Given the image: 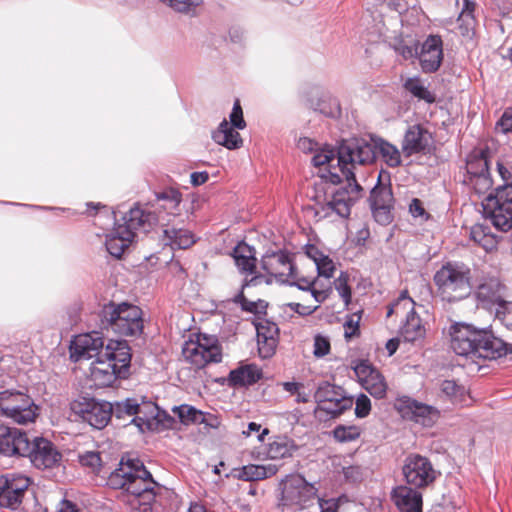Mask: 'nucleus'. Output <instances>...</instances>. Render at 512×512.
I'll return each mask as SVG.
<instances>
[{
  "label": "nucleus",
  "instance_id": "obj_1",
  "mask_svg": "<svg viewBox=\"0 0 512 512\" xmlns=\"http://www.w3.org/2000/svg\"><path fill=\"white\" fill-rule=\"evenodd\" d=\"M107 485L121 490L123 498L134 499L143 512H174L177 508V494L157 483L138 458L122 457L108 476Z\"/></svg>",
  "mask_w": 512,
  "mask_h": 512
},
{
  "label": "nucleus",
  "instance_id": "obj_2",
  "mask_svg": "<svg viewBox=\"0 0 512 512\" xmlns=\"http://www.w3.org/2000/svg\"><path fill=\"white\" fill-rule=\"evenodd\" d=\"M450 347L455 354L470 358L493 360L512 353V345L494 336L492 331L478 329L473 325L458 322L451 325Z\"/></svg>",
  "mask_w": 512,
  "mask_h": 512
},
{
  "label": "nucleus",
  "instance_id": "obj_3",
  "mask_svg": "<svg viewBox=\"0 0 512 512\" xmlns=\"http://www.w3.org/2000/svg\"><path fill=\"white\" fill-rule=\"evenodd\" d=\"M377 156L391 168L400 166L402 162L399 149L381 137L371 136L370 141L358 138L342 140L338 146V163L346 164L353 171L356 165L373 163Z\"/></svg>",
  "mask_w": 512,
  "mask_h": 512
},
{
  "label": "nucleus",
  "instance_id": "obj_4",
  "mask_svg": "<svg viewBox=\"0 0 512 512\" xmlns=\"http://www.w3.org/2000/svg\"><path fill=\"white\" fill-rule=\"evenodd\" d=\"M131 363L130 347L126 341L109 340L103 355L92 362L90 377L98 388L112 386L117 379L129 375Z\"/></svg>",
  "mask_w": 512,
  "mask_h": 512
},
{
  "label": "nucleus",
  "instance_id": "obj_5",
  "mask_svg": "<svg viewBox=\"0 0 512 512\" xmlns=\"http://www.w3.org/2000/svg\"><path fill=\"white\" fill-rule=\"evenodd\" d=\"M433 282L439 297L448 303H457L472 294L471 268L461 261H448L434 274Z\"/></svg>",
  "mask_w": 512,
  "mask_h": 512
},
{
  "label": "nucleus",
  "instance_id": "obj_6",
  "mask_svg": "<svg viewBox=\"0 0 512 512\" xmlns=\"http://www.w3.org/2000/svg\"><path fill=\"white\" fill-rule=\"evenodd\" d=\"M100 327L120 336H139L144 328L143 312L133 304L110 302L99 312Z\"/></svg>",
  "mask_w": 512,
  "mask_h": 512
},
{
  "label": "nucleus",
  "instance_id": "obj_7",
  "mask_svg": "<svg viewBox=\"0 0 512 512\" xmlns=\"http://www.w3.org/2000/svg\"><path fill=\"white\" fill-rule=\"evenodd\" d=\"M339 165L347 185L335 190L330 196H326L323 202L316 204L315 215L319 218H348L351 206L362 197L363 188L357 182L355 172L346 164Z\"/></svg>",
  "mask_w": 512,
  "mask_h": 512
},
{
  "label": "nucleus",
  "instance_id": "obj_8",
  "mask_svg": "<svg viewBox=\"0 0 512 512\" xmlns=\"http://www.w3.org/2000/svg\"><path fill=\"white\" fill-rule=\"evenodd\" d=\"M281 498L278 507L282 511H301L314 504L318 489L300 474L286 476L280 483Z\"/></svg>",
  "mask_w": 512,
  "mask_h": 512
},
{
  "label": "nucleus",
  "instance_id": "obj_9",
  "mask_svg": "<svg viewBox=\"0 0 512 512\" xmlns=\"http://www.w3.org/2000/svg\"><path fill=\"white\" fill-rule=\"evenodd\" d=\"M39 408L33 399L20 391L5 390L0 392V415L13 422L25 425L34 422Z\"/></svg>",
  "mask_w": 512,
  "mask_h": 512
},
{
  "label": "nucleus",
  "instance_id": "obj_10",
  "mask_svg": "<svg viewBox=\"0 0 512 512\" xmlns=\"http://www.w3.org/2000/svg\"><path fill=\"white\" fill-rule=\"evenodd\" d=\"M182 354L184 358L196 368H203L210 363H219L222 360V350L215 337L198 334L196 340L185 342Z\"/></svg>",
  "mask_w": 512,
  "mask_h": 512
},
{
  "label": "nucleus",
  "instance_id": "obj_11",
  "mask_svg": "<svg viewBox=\"0 0 512 512\" xmlns=\"http://www.w3.org/2000/svg\"><path fill=\"white\" fill-rule=\"evenodd\" d=\"M483 206L496 229L502 232L512 229V188L497 187L495 193L487 195Z\"/></svg>",
  "mask_w": 512,
  "mask_h": 512
},
{
  "label": "nucleus",
  "instance_id": "obj_12",
  "mask_svg": "<svg viewBox=\"0 0 512 512\" xmlns=\"http://www.w3.org/2000/svg\"><path fill=\"white\" fill-rule=\"evenodd\" d=\"M72 412L95 429L105 428L113 416L112 403L79 397L71 403Z\"/></svg>",
  "mask_w": 512,
  "mask_h": 512
},
{
  "label": "nucleus",
  "instance_id": "obj_13",
  "mask_svg": "<svg viewBox=\"0 0 512 512\" xmlns=\"http://www.w3.org/2000/svg\"><path fill=\"white\" fill-rule=\"evenodd\" d=\"M402 473L408 486L416 490L430 486L438 475L431 461L416 453L405 458Z\"/></svg>",
  "mask_w": 512,
  "mask_h": 512
},
{
  "label": "nucleus",
  "instance_id": "obj_14",
  "mask_svg": "<svg viewBox=\"0 0 512 512\" xmlns=\"http://www.w3.org/2000/svg\"><path fill=\"white\" fill-rule=\"evenodd\" d=\"M314 398L316 402L321 404V410L332 417L341 415L353 405V398L347 396L342 387L327 381L319 384Z\"/></svg>",
  "mask_w": 512,
  "mask_h": 512
},
{
  "label": "nucleus",
  "instance_id": "obj_15",
  "mask_svg": "<svg viewBox=\"0 0 512 512\" xmlns=\"http://www.w3.org/2000/svg\"><path fill=\"white\" fill-rule=\"evenodd\" d=\"M113 415L116 418L125 416H134L132 422L143 430V427H149L150 421L159 414L158 406L153 402H144L140 404L135 398H127L123 401H117L112 404Z\"/></svg>",
  "mask_w": 512,
  "mask_h": 512
},
{
  "label": "nucleus",
  "instance_id": "obj_16",
  "mask_svg": "<svg viewBox=\"0 0 512 512\" xmlns=\"http://www.w3.org/2000/svg\"><path fill=\"white\" fill-rule=\"evenodd\" d=\"M31 484L28 477L21 474H7L0 477V507L18 510Z\"/></svg>",
  "mask_w": 512,
  "mask_h": 512
},
{
  "label": "nucleus",
  "instance_id": "obj_17",
  "mask_svg": "<svg viewBox=\"0 0 512 512\" xmlns=\"http://www.w3.org/2000/svg\"><path fill=\"white\" fill-rule=\"evenodd\" d=\"M26 457H29L32 465L39 470L53 469L59 466L62 460V454L56 446L43 437H35L30 441Z\"/></svg>",
  "mask_w": 512,
  "mask_h": 512
},
{
  "label": "nucleus",
  "instance_id": "obj_18",
  "mask_svg": "<svg viewBox=\"0 0 512 512\" xmlns=\"http://www.w3.org/2000/svg\"><path fill=\"white\" fill-rule=\"evenodd\" d=\"M30 439L25 431L0 425V454L5 457H26Z\"/></svg>",
  "mask_w": 512,
  "mask_h": 512
},
{
  "label": "nucleus",
  "instance_id": "obj_19",
  "mask_svg": "<svg viewBox=\"0 0 512 512\" xmlns=\"http://www.w3.org/2000/svg\"><path fill=\"white\" fill-rule=\"evenodd\" d=\"M396 408L402 417L425 427H431L439 416L437 409L433 406L418 402L407 396L397 400Z\"/></svg>",
  "mask_w": 512,
  "mask_h": 512
},
{
  "label": "nucleus",
  "instance_id": "obj_20",
  "mask_svg": "<svg viewBox=\"0 0 512 512\" xmlns=\"http://www.w3.org/2000/svg\"><path fill=\"white\" fill-rule=\"evenodd\" d=\"M381 178L382 172L379 173L378 182L371 190L369 201L375 220L381 224H388L392 220L394 197L390 186L381 184Z\"/></svg>",
  "mask_w": 512,
  "mask_h": 512
},
{
  "label": "nucleus",
  "instance_id": "obj_21",
  "mask_svg": "<svg viewBox=\"0 0 512 512\" xmlns=\"http://www.w3.org/2000/svg\"><path fill=\"white\" fill-rule=\"evenodd\" d=\"M105 351L104 339L100 332L92 331L75 336L71 342V358L75 361L81 359H99Z\"/></svg>",
  "mask_w": 512,
  "mask_h": 512
},
{
  "label": "nucleus",
  "instance_id": "obj_22",
  "mask_svg": "<svg viewBox=\"0 0 512 512\" xmlns=\"http://www.w3.org/2000/svg\"><path fill=\"white\" fill-rule=\"evenodd\" d=\"M505 286L497 277H484L475 287L473 295L477 302L487 309L500 308L507 301L504 299Z\"/></svg>",
  "mask_w": 512,
  "mask_h": 512
},
{
  "label": "nucleus",
  "instance_id": "obj_23",
  "mask_svg": "<svg viewBox=\"0 0 512 512\" xmlns=\"http://www.w3.org/2000/svg\"><path fill=\"white\" fill-rule=\"evenodd\" d=\"M417 58L424 73L438 71L443 61V41L439 35H429L422 43Z\"/></svg>",
  "mask_w": 512,
  "mask_h": 512
},
{
  "label": "nucleus",
  "instance_id": "obj_24",
  "mask_svg": "<svg viewBox=\"0 0 512 512\" xmlns=\"http://www.w3.org/2000/svg\"><path fill=\"white\" fill-rule=\"evenodd\" d=\"M433 144L432 134L422 125L408 127L402 141V151L406 156L429 152Z\"/></svg>",
  "mask_w": 512,
  "mask_h": 512
},
{
  "label": "nucleus",
  "instance_id": "obj_25",
  "mask_svg": "<svg viewBox=\"0 0 512 512\" xmlns=\"http://www.w3.org/2000/svg\"><path fill=\"white\" fill-rule=\"evenodd\" d=\"M123 224H118L119 228L125 229L132 233L133 239L136 232H149L157 223L158 218L155 213L144 209L139 205H135L123 216Z\"/></svg>",
  "mask_w": 512,
  "mask_h": 512
},
{
  "label": "nucleus",
  "instance_id": "obj_26",
  "mask_svg": "<svg viewBox=\"0 0 512 512\" xmlns=\"http://www.w3.org/2000/svg\"><path fill=\"white\" fill-rule=\"evenodd\" d=\"M391 498L400 512H422V494L407 485L395 487Z\"/></svg>",
  "mask_w": 512,
  "mask_h": 512
},
{
  "label": "nucleus",
  "instance_id": "obj_27",
  "mask_svg": "<svg viewBox=\"0 0 512 512\" xmlns=\"http://www.w3.org/2000/svg\"><path fill=\"white\" fill-rule=\"evenodd\" d=\"M292 259L285 250L267 251L261 260V267L268 274L282 278L287 269H292Z\"/></svg>",
  "mask_w": 512,
  "mask_h": 512
},
{
  "label": "nucleus",
  "instance_id": "obj_28",
  "mask_svg": "<svg viewBox=\"0 0 512 512\" xmlns=\"http://www.w3.org/2000/svg\"><path fill=\"white\" fill-rule=\"evenodd\" d=\"M133 240L131 232L119 228L116 224L112 232L106 236L105 246L111 256L120 258Z\"/></svg>",
  "mask_w": 512,
  "mask_h": 512
},
{
  "label": "nucleus",
  "instance_id": "obj_29",
  "mask_svg": "<svg viewBox=\"0 0 512 512\" xmlns=\"http://www.w3.org/2000/svg\"><path fill=\"white\" fill-rule=\"evenodd\" d=\"M235 129L224 119L219 124L217 130L212 133V139L229 150L238 149L243 145V140Z\"/></svg>",
  "mask_w": 512,
  "mask_h": 512
},
{
  "label": "nucleus",
  "instance_id": "obj_30",
  "mask_svg": "<svg viewBox=\"0 0 512 512\" xmlns=\"http://www.w3.org/2000/svg\"><path fill=\"white\" fill-rule=\"evenodd\" d=\"M298 450L295 441L287 436H275L267 446V457L272 460H280L292 457Z\"/></svg>",
  "mask_w": 512,
  "mask_h": 512
},
{
  "label": "nucleus",
  "instance_id": "obj_31",
  "mask_svg": "<svg viewBox=\"0 0 512 512\" xmlns=\"http://www.w3.org/2000/svg\"><path fill=\"white\" fill-rule=\"evenodd\" d=\"M262 377V371L255 364L242 365L229 373V383L232 386H250Z\"/></svg>",
  "mask_w": 512,
  "mask_h": 512
},
{
  "label": "nucleus",
  "instance_id": "obj_32",
  "mask_svg": "<svg viewBox=\"0 0 512 512\" xmlns=\"http://www.w3.org/2000/svg\"><path fill=\"white\" fill-rule=\"evenodd\" d=\"M232 256L242 273L253 274L255 272L257 259L252 246L245 242H240L234 248Z\"/></svg>",
  "mask_w": 512,
  "mask_h": 512
},
{
  "label": "nucleus",
  "instance_id": "obj_33",
  "mask_svg": "<svg viewBox=\"0 0 512 512\" xmlns=\"http://www.w3.org/2000/svg\"><path fill=\"white\" fill-rule=\"evenodd\" d=\"M163 241L165 245H169L173 250L187 249L195 243L193 233L183 228H167L163 231Z\"/></svg>",
  "mask_w": 512,
  "mask_h": 512
},
{
  "label": "nucleus",
  "instance_id": "obj_34",
  "mask_svg": "<svg viewBox=\"0 0 512 512\" xmlns=\"http://www.w3.org/2000/svg\"><path fill=\"white\" fill-rule=\"evenodd\" d=\"M400 334L404 341L411 343L424 337L425 328L414 309L407 311L406 320L400 329Z\"/></svg>",
  "mask_w": 512,
  "mask_h": 512
},
{
  "label": "nucleus",
  "instance_id": "obj_35",
  "mask_svg": "<svg viewBox=\"0 0 512 512\" xmlns=\"http://www.w3.org/2000/svg\"><path fill=\"white\" fill-rule=\"evenodd\" d=\"M470 239L482 247L486 252H490L497 247V236L491 232V228L484 224H476L471 227Z\"/></svg>",
  "mask_w": 512,
  "mask_h": 512
},
{
  "label": "nucleus",
  "instance_id": "obj_36",
  "mask_svg": "<svg viewBox=\"0 0 512 512\" xmlns=\"http://www.w3.org/2000/svg\"><path fill=\"white\" fill-rule=\"evenodd\" d=\"M489 172L488 159L483 151L468 155L466 160V175L464 178L476 177Z\"/></svg>",
  "mask_w": 512,
  "mask_h": 512
},
{
  "label": "nucleus",
  "instance_id": "obj_37",
  "mask_svg": "<svg viewBox=\"0 0 512 512\" xmlns=\"http://www.w3.org/2000/svg\"><path fill=\"white\" fill-rule=\"evenodd\" d=\"M277 471L275 465H248L242 468L240 478L245 481H258L275 475Z\"/></svg>",
  "mask_w": 512,
  "mask_h": 512
},
{
  "label": "nucleus",
  "instance_id": "obj_38",
  "mask_svg": "<svg viewBox=\"0 0 512 512\" xmlns=\"http://www.w3.org/2000/svg\"><path fill=\"white\" fill-rule=\"evenodd\" d=\"M363 387L370 395L377 399L384 398L387 392V384L383 375L377 370L368 376L363 382Z\"/></svg>",
  "mask_w": 512,
  "mask_h": 512
},
{
  "label": "nucleus",
  "instance_id": "obj_39",
  "mask_svg": "<svg viewBox=\"0 0 512 512\" xmlns=\"http://www.w3.org/2000/svg\"><path fill=\"white\" fill-rule=\"evenodd\" d=\"M314 110L319 111L328 117H338L341 113V108L338 100L328 94H322L316 104H311Z\"/></svg>",
  "mask_w": 512,
  "mask_h": 512
},
{
  "label": "nucleus",
  "instance_id": "obj_40",
  "mask_svg": "<svg viewBox=\"0 0 512 512\" xmlns=\"http://www.w3.org/2000/svg\"><path fill=\"white\" fill-rule=\"evenodd\" d=\"M404 88L420 100H424L427 103L435 102L434 94L423 85L418 77L408 78L404 83Z\"/></svg>",
  "mask_w": 512,
  "mask_h": 512
},
{
  "label": "nucleus",
  "instance_id": "obj_41",
  "mask_svg": "<svg viewBox=\"0 0 512 512\" xmlns=\"http://www.w3.org/2000/svg\"><path fill=\"white\" fill-rule=\"evenodd\" d=\"M463 182L478 196L485 195L493 186L490 172L476 177L464 178Z\"/></svg>",
  "mask_w": 512,
  "mask_h": 512
},
{
  "label": "nucleus",
  "instance_id": "obj_42",
  "mask_svg": "<svg viewBox=\"0 0 512 512\" xmlns=\"http://www.w3.org/2000/svg\"><path fill=\"white\" fill-rule=\"evenodd\" d=\"M171 7L174 11L195 17L198 15L197 9L203 4V0H161Z\"/></svg>",
  "mask_w": 512,
  "mask_h": 512
},
{
  "label": "nucleus",
  "instance_id": "obj_43",
  "mask_svg": "<svg viewBox=\"0 0 512 512\" xmlns=\"http://www.w3.org/2000/svg\"><path fill=\"white\" fill-rule=\"evenodd\" d=\"M172 411L179 418L180 422L186 426L198 424L199 417L201 416V410L188 404L174 406Z\"/></svg>",
  "mask_w": 512,
  "mask_h": 512
},
{
  "label": "nucleus",
  "instance_id": "obj_44",
  "mask_svg": "<svg viewBox=\"0 0 512 512\" xmlns=\"http://www.w3.org/2000/svg\"><path fill=\"white\" fill-rule=\"evenodd\" d=\"M157 200L163 202L162 207L174 213L182 201V194L174 188L165 189L156 194Z\"/></svg>",
  "mask_w": 512,
  "mask_h": 512
},
{
  "label": "nucleus",
  "instance_id": "obj_45",
  "mask_svg": "<svg viewBox=\"0 0 512 512\" xmlns=\"http://www.w3.org/2000/svg\"><path fill=\"white\" fill-rule=\"evenodd\" d=\"M441 391L455 404H463L465 401V388L458 385L454 380L443 381Z\"/></svg>",
  "mask_w": 512,
  "mask_h": 512
},
{
  "label": "nucleus",
  "instance_id": "obj_46",
  "mask_svg": "<svg viewBox=\"0 0 512 512\" xmlns=\"http://www.w3.org/2000/svg\"><path fill=\"white\" fill-rule=\"evenodd\" d=\"M234 302L240 304L243 311L253 314H265L267 309V303L264 300L250 301L248 300L243 292H240L235 296Z\"/></svg>",
  "mask_w": 512,
  "mask_h": 512
},
{
  "label": "nucleus",
  "instance_id": "obj_47",
  "mask_svg": "<svg viewBox=\"0 0 512 512\" xmlns=\"http://www.w3.org/2000/svg\"><path fill=\"white\" fill-rule=\"evenodd\" d=\"M333 436L338 442L346 443L359 438L360 431L356 426L339 425L333 430Z\"/></svg>",
  "mask_w": 512,
  "mask_h": 512
},
{
  "label": "nucleus",
  "instance_id": "obj_48",
  "mask_svg": "<svg viewBox=\"0 0 512 512\" xmlns=\"http://www.w3.org/2000/svg\"><path fill=\"white\" fill-rule=\"evenodd\" d=\"M277 343L278 338H257L259 356L262 359L271 358L275 354Z\"/></svg>",
  "mask_w": 512,
  "mask_h": 512
},
{
  "label": "nucleus",
  "instance_id": "obj_49",
  "mask_svg": "<svg viewBox=\"0 0 512 512\" xmlns=\"http://www.w3.org/2000/svg\"><path fill=\"white\" fill-rule=\"evenodd\" d=\"M474 14L460 13L457 18V28L462 36L470 37L475 28Z\"/></svg>",
  "mask_w": 512,
  "mask_h": 512
},
{
  "label": "nucleus",
  "instance_id": "obj_50",
  "mask_svg": "<svg viewBox=\"0 0 512 512\" xmlns=\"http://www.w3.org/2000/svg\"><path fill=\"white\" fill-rule=\"evenodd\" d=\"M348 280V275L344 272H341L339 277H337L334 281L335 289L339 293L346 306H348L351 302V288L348 284Z\"/></svg>",
  "mask_w": 512,
  "mask_h": 512
},
{
  "label": "nucleus",
  "instance_id": "obj_51",
  "mask_svg": "<svg viewBox=\"0 0 512 512\" xmlns=\"http://www.w3.org/2000/svg\"><path fill=\"white\" fill-rule=\"evenodd\" d=\"M314 156L312 157V163L314 166L319 167L325 164H330L331 161L337 158V151L335 152L333 149L329 147H318L316 151H314Z\"/></svg>",
  "mask_w": 512,
  "mask_h": 512
},
{
  "label": "nucleus",
  "instance_id": "obj_52",
  "mask_svg": "<svg viewBox=\"0 0 512 512\" xmlns=\"http://www.w3.org/2000/svg\"><path fill=\"white\" fill-rule=\"evenodd\" d=\"M255 328L257 332V338H264L265 336L269 338H277L278 337V327L276 323L263 319L255 323Z\"/></svg>",
  "mask_w": 512,
  "mask_h": 512
},
{
  "label": "nucleus",
  "instance_id": "obj_53",
  "mask_svg": "<svg viewBox=\"0 0 512 512\" xmlns=\"http://www.w3.org/2000/svg\"><path fill=\"white\" fill-rule=\"evenodd\" d=\"M79 462L82 466L90 468L92 472H98L101 466V457L98 452L86 451L79 455Z\"/></svg>",
  "mask_w": 512,
  "mask_h": 512
},
{
  "label": "nucleus",
  "instance_id": "obj_54",
  "mask_svg": "<svg viewBox=\"0 0 512 512\" xmlns=\"http://www.w3.org/2000/svg\"><path fill=\"white\" fill-rule=\"evenodd\" d=\"M495 317L508 330L512 331V301H507L505 304L500 305V308H496Z\"/></svg>",
  "mask_w": 512,
  "mask_h": 512
},
{
  "label": "nucleus",
  "instance_id": "obj_55",
  "mask_svg": "<svg viewBox=\"0 0 512 512\" xmlns=\"http://www.w3.org/2000/svg\"><path fill=\"white\" fill-rule=\"evenodd\" d=\"M230 125L235 127L236 129H244L246 127V122L243 118V111L240 105V101L237 99L234 104L232 111L230 113Z\"/></svg>",
  "mask_w": 512,
  "mask_h": 512
},
{
  "label": "nucleus",
  "instance_id": "obj_56",
  "mask_svg": "<svg viewBox=\"0 0 512 512\" xmlns=\"http://www.w3.org/2000/svg\"><path fill=\"white\" fill-rule=\"evenodd\" d=\"M315 265L319 276L325 278H331L333 276L335 265L328 256L324 255Z\"/></svg>",
  "mask_w": 512,
  "mask_h": 512
},
{
  "label": "nucleus",
  "instance_id": "obj_57",
  "mask_svg": "<svg viewBox=\"0 0 512 512\" xmlns=\"http://www.w3.org/2000/svg\"><path fill=\"white\" fill-rule=\"evenodd\" d=\"M418 49L419 45L416 42L412 45H407L404 42H400L395 46L396 53L401 55L405 60L417 57Z\"/></svg>",
  "mask_w": 512,
  "mask_h": 512
},
{
  "label": "nucleus",
  "instance_id": "obj_58",
  "mask_svg": "<svg viewBox=\"0 0 512 512\" xmlns=\"http://www.w3.org/2000/svg\"><path fill=\"white\" fill-rule=\"evenodd\" d=\"M355 404V414L358 418H364L369 415L371 411V401L365 394L359 395Z\"/></svg>",
  "mask_w": 512,
  "mask_h": 512
},
{
  "label": "nucleus",
  "instance_id": "obj_59",
  "mask_svg": "<svg viewBox=\"0 0 512 512\" xmlns=\"http://www.w3.org/2000/svg\"><path fill=\"white\" fill-rule=\"evenodd\" d=\"M361 316L357 314H352L349 316V318L346 320L344 327H345V338L351 339L352 337L359 334V322H360Z\"/></svg>",
  "mask_w": 512,
  "mask_h": 512
},
{
  "label": "nucleus",
  "instance_id": "obj_60",
  "mask_svg": "<svg viewBox=\"0 0 512 512\" xmlns=\"http://www.w3.org/2000/svg\"><path fill=\"white\" fill-rule=\"evenodd\" d=\"M330 352V342L328 338L317 335L314 339V355L318 358L326 356Z\"/></svg>",
  "mask_w": 512,
  "mask_h": 512
},
{
  "label": "nucleus",
  "instance_id": "obj_61",
  "mask_svg": "<svg viewBox=\"0 0 512 512\" xmlns=\"http://www.w3.org/2000/svg\"><path fill=\"white\" fill-rule=\"evenodd\" d=\"M503 134L512 133V107L507 108L496 124Z\"/></svg>",
  "mask_w": 512,
  "mask_h": 512
},
{
  "label": "nucleus",
  "instance_id": "obj_62",
  "mask_svg": "<svg viewBox=\"0 0 512 512\" xmlns=\"http://www.w3.org/2000/svg\"><path fill=\"white\" fill-rule=\"evenodd\" d=\"M497 170L502 178L504 184L501 187H509L512 188V170L511 168L504 163L503 161L497 162Z\"/></svg>",
  "mask_w": 512,
  "mask_h": 512
},
{
  "label": "nucleus",
  "instance_id": "obj_63",
  "mask_svg": "<svg viewBox=\"0 0 512 512\" xmlns=\"http://www.w3.org/2000/svg\"><path fill=\"white\" fill-rule=\"evenodd\" d=\"M345 479L351 483H358L363 479V472L359 466H348L343 468Z\"/></svg>",
  "mask_w": 512,
  "mask_h": 512
},
{
  "label": "nucleus",
  "instance_id": "obj_64",
  "mask_svg": "<svg viewBox=\"0 0 512 512\" xmlns=\"http://www.w3.org/2000/svg\"><path fill=\"white\" fill-rule=\"evenodd\" d=\"M375 371L377 370L367 361H361L354 367V372L361 382L368 378V376L372 375Z\"/></svg>",
  "mask_w": 512,
  "mask_h": 512
}]
</instances>
